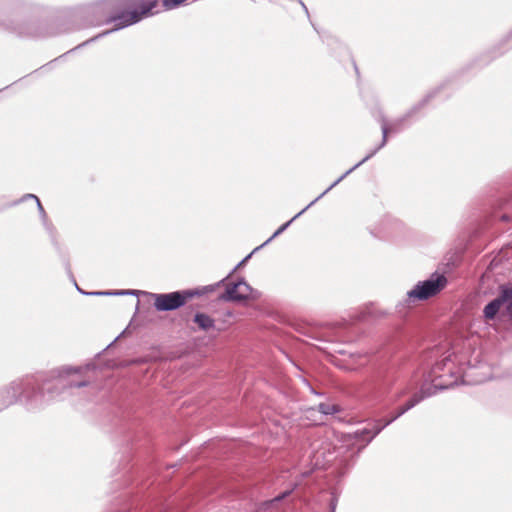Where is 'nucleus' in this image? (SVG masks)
<instances>
[{"mask_svg":"<svg viewBox=\"0 0 512 512\" xmlns=\"http://www.w3.org/2000/svg\"><path fill=\"white\" fill-rule=\"evenodd\" d=\"M468 375L467 370L462 363H457V356L449 353L441 361L435 363L432 367L428 379L432 382V388L422 386L419 392H416L402 406H400L395 414L383 424L377 421L372 429L363 428L352 434H347L345 441L353 445H358V451L363 449L372 439L378 435L386 426L405 414L407 411L415 407L426 397L432 396L437 390H444L457 385L460 381L465 382L464 378Z\"/></svg>","mask_w":512,"mask_h":512,"instance_id":"1","label":"nucleus"},{"mask_svg":"<svg viewBox=\"0 0 512 512\" xmlns=\"http://www.w3.org/2000/svg\"><path fill=\"white\" fill-rule=\"evenodd\" d=\"M79 371L80 368L66 366L12 381L0 391V411L22 400L31 404L40 392L44 394L46 391L49 399H54L60 395L59 392H56L59 387L80 388L86 386V381L73 382L67 379L71 373Z\"/></svg>","mask_w":512,"mask_h":512,"instance_id":"2","label":"nucleus"},{"mask_svg":"<svg viewBox=\"0 0 512 512\" xmlns=\"http://www.w3.org/2000/svg\"><path fill=\"white\" fill-rule=\"evenodd\" d=\"M156 5L157 0H99L89 12L99 15L105 23H114L118 30L152 15Z\"/></svg>","mask_w":512,"mask_h":512,"instance_id":"3","label":"nucleus"},{"mask_svg":"<svg viewBox=\"0 0 512 512\" xmlns=\"http://www.w3.org/2000/svg\"><path fill=\"white\" fill-rule=\"evenodd\" d=\"M225 279H222L215 285H208L203 288L204 292H212L215 288L222 283ZM200 291H175L171 293L153 294L154 307L157 311H172L182 307L188 298L194 295H201Z\"/></svg>","mask_w":512,"mask_h":512,"instance_id":"4","label":"nucleus"},{"mask_svg":"<svg viewBox=\"0 0 512 512\" xmlns=\"http://www.w3.org/2000/svg\"><path fill=\"white\" fill-rule=\"evenodd\" d=\"M448 280L443 274L433 273L429 279L419 281L413 289L407 292L408 303L425 301L439 294L446 286Z\"/></svg>","mask_w":512,"mask_h":512,"instance_id":"5","label":"nucleus"},{"mask_svg":"<svg viewBox=\"0 0 512 512\" xmlns=\"http://www.w3.org/2000/svg\"><path fill=\"white\" fill-rule=\"evenodd\" d=\"M406 120V117L400 118L391 124H388L386 119L381 116L380 118V124H381V130H382V141L379 144L378 147L373 149L371 152H369L361 161H359L357 164H355L352 168L347 170L343 175H341L336 181H334L331 184V187H335L338 185L344 178H346L351 172H353L355 169L360 167L362 164H364L366 161H368L370 158H372L381 148H383L387 143V137L389 133H397L402 129L403 123Z\"/></svg>","mask_w":512,"mask_h":512,"instance_id":"6","label":"nucleus"},{"mask_svg":"<svg viewBox=\"0 0 512 512\" xmlns=\"http://www.w3.org/2000/svg\"><path fill=\"white\" fill-rule=\"evenodd\" d=\"M251 287L244 281L239 280L233 285H228L225 293L221 296L225 301H242L250 296Z\"/></svg>","mask_w":512,"mask_h":512,"instance_id":"7","label":"nucleus"},{"mask_svg":"<svg viewBox=\"0 0 512 512\" xmlns=\"http://www.w3.org/2000/svg\"><path fill=\"white\" fill-rule=\"evenodd\" d=\"M510 294H512V289L504 288L502 289V293L499 297L495 298L491 302H489L484 310V317L488 320H492L495 318L497 313L499 312L500 308L503 304L508 302V299L510 298Z\"/></svg>","mask_w":512,"mask_h":512,"instance_id":"8","label":"nucleus"},{"mask_svg":"<svg viewBox=\"0 0 512 512\" xmlns=\"http://www.w3.org/2000/svg\"><path fill=\"white\" fill-rule=\"evenodd\" d=\"M334 187H331V185L323 192L321 193L317 198H315L313 201H311L305 208H303L299 213H297L291 220H289L288 222L284 223L283 225H281L274 233L273 235L267 239L262 245H266L268 244L272 239H274L275 237L279 236L281 233H283L289 226L290 224L296 219L298 218L300 215H302L305 211H307L311 206H313L318 200H320L326 193H328L330 190H332Z\"/></svg>","mask_w":512,"mask_h":512,"instance_id":"9","label":"nucleus"},{"mask_svg":"<svg viewBox=\"0 0 512 512\" xmlns=\"http://www.w3.org/2000/svg\"><path fill=\"white\" fill-rule=\"evenodd\" d=\"M387 391L391 396L393 401H397L401 397L408 394L414 386L410 384V382H401L396 387H393L390 383H386Z\"/></svg>","mask_w":512,"mask_h":512,"instance_id":"10","label":"nucleus"},{"mask_svg":"<svg viewBox=\"0 0 512 512\" xmlns=\"http://www.w3.org/2000/svg\"><path fill=\"white\" fill-rule=\"evenodd\" d=\"M193 320L203 331H209L215 326L214 319L205 313H196Z\"/></svg>","mask_w":512,"mask_h":512,"instance_id":"11","label":"nucleus"},{"mask_svg":"<svg viewBox=\"0 0 512 512\" xmlns=\"http://www.w3.org/2000/svg\"><path fill=\"white\" fill-rule=\"evenodd\" d=\"M77 290L85 295H93V296H112V295H136L138 291L136 290H120V291H96V292H84L82 288H79L77 284Z\"/></svg>","mask_w":512,"mask_h":512,"instance_id":"12","label":"nucleus"},{"mask_svg":"<svg viewBox=\"0 0 512 512\" xmlns=\"http://www.w3.org/2000/svg\"><path fill=\"white\" fill-rule=\"evenodd\" d=\"M318 410L324 415H332L339 411L338 407L329 403H320L318 405Z\"/></svg>","mask_w":512,"mask_h":512,"instance_id":"13","label":"nucleus"},{"mask_svg":"<svg viewBox=\"0 0 512 512\" xmlns=\"http://www.w3.org/2000/svg\"><path fill=\"white\" fill-rule=\"evenodd\" d=\"M23 199H34L36 201V204H37V207H38V210H39V213H40L42 219L44 220L46 218V213H45V211L43 209V206H42L39 198L36 195H34V194H26L23 197Z\"/></svg>","mask_w":512,"mask_h":512,"instance_id":"14","label":"nucleus"},{"mask_svg":"<svg viewBox=\"0 0 512 512\" xmlns=\"http://www.w3.org/2000/svg\"><path fill=\"white\" fill-rule=\"evenodd\" d=\"M292 491H293V489L287 490V491L281 493L280 495L276 496L275 498L265 502L264 505L270 506L274 503H278V502L282 501L283 499H285L286 497H288L292 493Z\"/></svg>","mask_w":512,"mask_h":512,"instance_id":"15","label":"nucleus"},{"mask_svg":"<svg viewBox=\"0 0 512 512\" xmlns=\"http://www.w3.org/2000/svg\"><path fill=\"white\" fill-rule=\"evenodd\" d=\"M185 1L186 0H163V4L166 7V9H173Z\"/></svg>","mask_w":512,"mask_h":512,"instance_id":"16","label":"nucleus"},{"mask_svg":"<svg viewBox=\"0 0 512 512\" xmlns=\"http://www.w3.org/2000/svg\"><path fill=\"white\" fill-rule=\"evenodd\" d=\"M337 502L338 498L334 495L329 504L330 512H336Z\"/></svg>","mask_w":512,"mask_h":512,"instance_id":"17","label":"nucleus"},{"mask_svg":"<svg viewBox=\"0 0 512 512\" xmlns=\"http://www.w3.org/2000/svg\"><path fill=\"white\" fill-rule=\"evenodd\" d=\"M507 313L512 318V293L510 294V298L508 299V304L506 306Z\"/></svg>","mask_w":512,"mask_h":512,"instance_id":"18","label":"nucleus"},{"mask_svg":"<svg viewBox=\"0 0 512 512\" xmlns=\"http://www.w3.org/2000/svg\"><path fill=\"white\" fill-rule=\"evenodd\" d=\"M299 3L302 5L303 9L308 14V9H307L306 5L301 0H299Z\"/></svg>","mask_w":512,"mask_h":512,"instance_id":"19","label":"nucleus"},{"mask_svg":"<svg viewBox=\"0 0 512 512\" xmlns=\"http://www.w3.org/2000/svg\"><path fill=\"white\" fill-rule=\"evenodd\" d=\"M251 254L247 255L239 264L238 266H240L241 264H243L246 260H248L250 258Z\"/></svg>","mask_w":512,"mask_h":512,"instance_id":"20","label":"nucleus"},{"mask_svg":"<svg viewBox=\"0 0 512 512\" xmlns=\"http://www.w3.org/2000/svg\"><path fill=\"white\" fill-rule=\"evenodd\" d=\"M414 110H416V107H413V110L411 112H409L405 117L406 118L409 117Z\"/></svg>","mask_w":512,"mask_h":512,"instance_id":"21","label":"nucleus"},{"mask_svg":"<svg viewBox=\"0 0 512 512\" xmlns=\"http://www.w3.org/2000/svg\"><path fill=\"white\" fill-rule=\"evenodd\" d=\"M108 33H109L108 31H107V32H104L103 34L98 35V37H101V36H103V35H107Z\"/></svg>","mask_w":512,"mask_h":512,"instance_id":"22","label":"nucleus"},{"mask_svg":"<svg viewBox=\"0 0 512 512\" xmlns=\"http://www.w3.org/2000/svg\"><path fill=\"white\" fill-rule=\"evenodd\" d=\"M320 463H319V460L317 459L316 462H315V466H319Z\"/></svg>","mask_w":512,"mask_h":512,"instance_id":"23","label":"nucleus"}]
</instances>
